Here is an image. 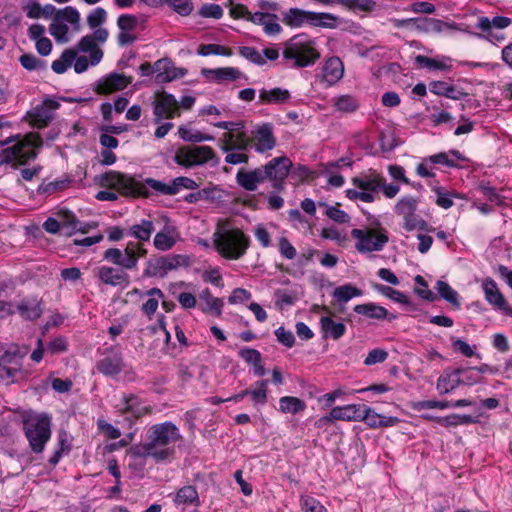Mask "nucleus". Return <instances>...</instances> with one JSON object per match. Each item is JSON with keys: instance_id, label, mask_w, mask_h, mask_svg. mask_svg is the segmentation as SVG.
I'll return each instance as SVG.
<instances>
[{"instance_id": "nucleus-1", "label": "nucleus", "mask_w": 512, "mask_h": 512, "mask_svg": "<svg viewBox=\"0 0 512 512\" xmlns=\"http://www.w3.org/2000/svg\"><path fill=\"white\" fill-rule=\"evenodd\" d=\"M100 184L102 187L113 189L123 196L131 197H148L147 186L163 195H176L183 189L192 190L197 187L193 179L184 176L175 178L170 184L153 178H147L143 183L132 176L114 170L104 173L101 176Z\"/></svg>"}, {"instance_id": "nucleus-2", "label": "nucleus", "mask_w": 512, "mask_h": 512, "mask_svg": "<svg viewBox=\"0 0 512 512\" xmlns=\"http://www.w3.org/2000/svg\"><path fill=\"white\" fill-rule=\"evenodd\" d=\"M180 439V431L172 422L155 424L147 430L144 442L130 448L129 455L149 457L157 463L170 461L175 455V443Z\"/></svg>"}, {"instance_id": "nucleus-3", "label": "nucleus", "mask_w": 512, "mask_h": 512, "mask_svg": "<svg viewBox=\"0 0 512 512\" xmlns=\"http://www.w3.org/2000/svg\"><path fill=\"white\" fill-rule=\"evenodd\" d=\"M13 145L0 150V166L12 164L13 166L24 165L36 158V149L42 145L41 137L36 133H29L24 137L17 135L0 140V146Z\"/></svg>"}, {"instance_id": "nucleus-4", "label": "nucleus", "mask_w": 512, "mask_h": 512, "mask_svg": "<svg viewBox=\"0 0 512 512\" xmlns=\"http://www.w3.org/2000/svg\"><path fill=\"white\" fill-rule=\"evenodd\" d=\"M213 244L222 257L238 260L245 255L250 239L238 228L230 229L225 224H218L213 234Z\"/></svg>"}, {"instance_id": "nucleus-5", "label": "nucleus", "mask_w": 512, "mask_h": 512, "mask_svg": "<svg viewBox=\"0 0 512 512\" xmlns=\"http://www.w3.org/2000/svg\"><path fill=\"white\" fill-rule=\"evenodd\" d=\"M283 60L292 68L312 66L320 58L316 42L304 35H297L284 44Z\"/></svg>"}, {"instance_id": "nucleus-6", "label": "nucleus", "mask_w": 512, "mask_h": 512, "mask_svg": "<svg viewBox=\"0 0 512 512\" xmlns=\"http://www.w3.org/2000/svg\"><path fill=\"white\" fill-rule=\"evenodd\" d=\"M23 431L31 450L42 453L51 438V418L44 413H27L23 417Z\"/></svg>"}, {"instance_id": "nucleus-7", "label": "nucleus", "mask_w": 512, "mask_h": 512, "mask_svg": "<svg viewBox=\"0 0 512 512\" xmlns=\"http://www.w3.org/2000/svg\"><path fill=\"white\" fill-rule=\"evenodd\" d=\"M174 161L179 166L189 169L205 164L217 166L220 159L210 146L186 145L175 151Z\"/></svg>"}, {"instance_id": "nucleus-8", "label": "nucleus", "mask_w": 512, "mask_h": 512, "mask_svg": "<svg viewBox=\"0 0 512 512\" xmlns=\"http://www.w3.org/2000/svg\"><path fill=\"white\" fill-rule=\"evenodd\" d=\"M283 22L290 27H301L308 24L313 27L333 29L337 26V17L331 13H317L290 8L283 14Z\"/></svg>"}, {"instance_id": "nucleus-9", "label": "nucleus", "mask_w": 512, "mask_h": 512, "mask_svg": "<svg viewBox=\"0 0 512 512\" xmlns=\"http://www.w3.org/2000/svg\"><path fill=\"white\" fill-rule=\"evenodd\" d=\"M68 24L73 32L80 31V13L72 6L59 9L49 25V33L57 43H67L70 40Z\"/></svg>"}, {"instance_id": "nucleus-10", "label": "nucleus", "mask_w": 512, "mask_h": 512, "mask_svg": "<svg viewBox=\"0 0 512 512\" xmlns=\"http://www.w3.org/2000/svg\"><path fill=\"white\" fill-rule=\"evenodd\" d=\"M418 199L413 196H405L399 199L395 205V213L402 217V227L405 231L423 230L427 232L434 231L427 221L421 218L417 213Z\"/></svg>"}, {"instance_id": "nucleus-11", "label": "nucleus", "mask_w": 512, "mask_h": 512, "mask_svg": "<svg viewBox=\"0 0 512 512\" xmlns=\"http://www.w3.org/2000/svg\"><path fill=\"white\" fill-rule=\"evenodd\" d=\"M96 367L98 372L107 377L116 378L123 373L126 380L133 381L135 379L134 371L126 364L123 353L116 347L107 349L105 356L97 362Z\"/></svg>"}, {"instance_id": "nucleus-12", "label": "nucleus", "mask_w": 512, "mask_h": 512, "mask_svg": "<svg viewBox=\"0 0 512 512\" xmlns=\"http://www.w3.org/2000/svg\"><path fill=\"white\" fill-rule=\"evenodd\" d=\"M351 236L356 239L355 248L360 253L381 251L389 241L387 231L382 227L353 229Z\"/></svg>"}, {"instance_id": "nucleus-13", "label": "nucleus", "mask_w": 512, "mask_h": 512, "mask_svg": "<svg viewBox=\"0 0 512 512\" xmlns=\"http://www.w3.org/2000/svg\"><path fill=\"white\" fill-rule=\"evenodd\" d=\"M187 263L188 259L183 255H168L150 259L146 262L144 275L148 277H163L168 271L177 269L182 265H187Z\"/></svg>"}, {"instance_id": "nucleus-14", "label": "nucleus", "mask_w": 512, "mask_h": 512, "mask_svg": "<svg viewBox=\"0 0 512 512\" xmlns=\"http://www.w3.org/2000/svg\"><path fill=\"white\" fill-rule=\"evenodd\" d=\"M291 166V160L286 156H281L267 162L262 169L265 171V179L273 181V188L282 191Z\"/></svg>"}, {"instance_id": "nucleus-15", "label": "nucleus", "mask_w": 512, "mask_h": 512, "mask_svg": "<svg viewBox=\"0 0 512 512\" xmlns=\"http://www.w3.org/2000/svg\"><path fill=\"white\" fill-rule=\"evenodd\" d=\"M154 122L160 123L163 119L179 117V104L174 95L162 92L153 103Z\"/></svg>"}, {"instance_id": "nucleus-16", "label": "nucleus", "mask_w": 512, "mask_h": 512, "mask_svg": "<svg viewBox=\"0 0 512 512\" xmlns=\"http://www.w3.org/2000/svg\"><path fill=\"white\" fill-rule=\"evenodd\" d=\"M93 273L100 283L104 285L125 288L130 283V277L123 268L103 265L95 268Z\"/></svg>"}, {"instance_id": "nucleus-17", "label": "nucleus", "mask_w": 512, "mask_h": 512, "mask_svg": "<svg viewBox=\"0 0 512 512\" xmlns=\"http://www.w3.org/2000/svg\"><path fill=\"white\" fill-rule=\"evenodd\" d=\"M116 411L121 415H128L133 419H138L151 412V407L145 405L136 395H123L114 405Z\"/></svg>"}, {"instance_id": "nucleus-18", "label": "nucleus", "mask_w": 512, "mask_h": 512, "mask_svg": "<svg viewBox=\"0 0 512 512\" xmlns=\"http://www.w3.org/2000/svg\"><path fill=\"white\" fill-rule=\"evenodd\" d=\"M251 146L258 153H265L276 146V138L273 134V128L270 124L257 126L250 135Z\"/></svg>"}, {"instance_id": "nucleus-19", "label": "nucleus", "mask_w": 512, "mask_h": 512, "mask_svg": "<svg viewBox=\"0 0 512 512\" xmlns=\"http://www.w3.org/2000/svg\"><path fill=\"white\" fill-rule=\"evenodd\" d=\"M361 409L362 405L360 404L337 406L330 411L329 415L320 418L316 424L318 427H321L335 420L361 421Z\"/></svg>"}, {"instance_id": "nucleus-20", "label": "nucleus", "mask_w": 512, "mask_h": 512, "mask_svg": "<svg viewBox=\"0 0 512 512\" xmlns=\"http://www.w3.org/2000/svg\"><path fill=\"white\" fill-rule=\"evenodd\" d=\"M132 82V77L112 72L97 81L95 91L98 94H108L125 89Z\"/></svg>"}, {"instance_id": "nucleus-21", "label": "nucleus", "mask_w": 512, "mask_h": 512, "mask_svg": "<svg viewBox=\"0 0 512 512\" xmlns=\"http://www.w3.org/2000/svg\"><path fill=\"white\" fill-rule=\"evenodd\" d=\"M59 107V103L53 99H46L33 108L29 114L31 124L37 128L45 127L53 119V113Z\"/></svg>"}, {"instance_id": "nucleus-22", "label": "nucleus", "mask_w": 512, "mask_h": 512, "mask_svg": "<svg viewBox=\"0 0 512 512\" xmlns=\"http://www.w3.org/2000/svg\"><path fill=\"white\" fill-rule=\"evenodd\" d=\"M155 74L157 83H167L183 77L186 70L175 67L169 59L163 58L155 62Z\"/></svg>"}, {"instance_id": "nucleus-23", "label": "nucleus", "mask_w": 512, "mask_h": 512, "mask_svg": "<svg viewBox=\"0 0 512 512\" xmlns=\"http://www.w3.org/2000/svg\"><path fill=\"white\" fill-rule=\"evenodd\" d=\"M344 75V65L339 57L333 56L328 58L321 72V81L326 86H333L339 82Z\"/></svg>"}, {"instance_id": "nucleus-24", "label": "nucleus", "mask_w": 512, "mask_h": 512, "mask_svg": "<svg viewBox=\"0 0 512 512\" xmlns=\"http://www.w3.org/2000/svg\"><path fill=\"white\" fill-rule=\"evenodd\" d=\"M220 150L249 151L251 148L250 135L247 133H223L219 138Z\"/></svg>"}, {"instance_id": "nucleus-25", "label": "nucleus", "mask_w": 512, "mask_h": 512, "mask_svg": "<svg viewBox=\"0 0 512 512\" xmlns=\"http://www.w3.org/2000/svg\"><path fill=\"white\" fill-rule=\"evenodd\" d=\"M0 361L8 365H16L18 370L21 367V359L29 353L27 345L9 344L6 347L0 344Z\"/></svg>"}, {"instance_id": "nucleus-26", "label": "nucleus", "mask_w": 512, "mask_h": 512, "mask_svg": "<svg viewBox=\"0 0 512 512\" xmlns=\"http://www.w3.org/2000/svg\"><path fill=\"white\" fill-rule=\"evenodd\" d=\"M180 240V234L173 225H166L154 236L153 244L159 251H167Z\"/></svg>"}, {"instance_id": "nucleus-27", "label": "nucleus", "mask_w": 512, "mask_h": 512, "mask_svg": "<svg viewBox=\"0 0 512 512\" xmlns=\"http://www.w3.org/2000/svg\"><path fill=\"white\" fill-rule=\"evenodd\" d=\"M481 288L484 293L485 300L495 307L496 309L502 310L507 304L503 294L501 293L497 283L490 277L482 280Z\"/></svg>"}, {"instance_id": "nucleus-28", "label": "nucleus", "mask_w": 512, "mask_h": 512, "mask_svg": "<svg viewBox=\"0 0 512 512\" xmlns=\"http://www.w3.org/2000/svg\"><path fill=\"white\" fill-rule=\"evenodd\" d=\"M265 180V171L262 168L254 170H239L236 174V181L239 186L247 191H255L258 185Z\"/></svg>"}, {"instance_id": "nucleus-29", "label": "nucleus", "mask_w": 512, "mask_h": 512, "mask_svg": "<svg viewBox=\"0 0 512 512\" xmlns=\"http://www.w3.org/2000/svg\"><path fill=\"white\" fill-rule=\"evenodd\" d=\"M147 254L141 243L130 241L122 251V268L132 270L137 267L138 260Z\"/></svg>"}, {"instance_id": "nucleus-30", "label": "nucleus", "mask_w": 512, "mask_h": 512, "mask_svg": "<svg viewBox=\"0 0 512 512\" xmlns=\"http://www.w3.org/2000/svg\"><path fill=\"white\" fill-rule=\"evenodd\" d=\"M360 414L361 421H365V423L372 428L391 427L399 422L397 417H386L380 415L366 405H362Z\"/></svg>"}, {"instance_id": "nucleus-31", "label": "nucleus", "mask_w": 512, "mask_h": 512, "mask_svg": "<svg viewBox=\"0 0 512 512\" xmlns=\"http://www.w3.org/2000/svg\"><path fill=\"white\" fill-rule=\"evenodd\" d=\"M461 370L456 369H446L443 374L438 378L436 383V389L439 394H448L458 386L461 385L460 380Z\"/></svg>"}, {"instance_id": "nucleus-32", "label": "nucleus", "mask_w": 512, "mask_h": 512, "mask_svg": "<svg viewBox=\"0 0 512 512\" xmlns=\"http://www.w3.org/2000/svg\"><path fill=\"white\" fill-rule=\"evenodd\" d=\"M203 75L218 84H222L241 78L242 72L234 67H223L216 69H204Z\"/></svg>"}, {"instance_id": "nucleus-33", "label": "nucleus", "mask_w": 512, "mask_h": 512, "mask_svg": "<svg viewBox=\"0 0 512 512\" xmlns=\"http://www.w3.org/2000/svg\"><path fill=\"white\" fill-rule=\"evenodd\" d=\"M199 308L204 313H215L217 316L222 314L223 301L214 297L209 289H204L199 293Z\"/></svg>"}, {"instance_id": "nucleus-34", "label": "nucleus", "mask_w": 512, "mask_h": 512, "mask_svg": "<svg viewBox=\"0 0 512 512\" xmlns=\"http://www.w3.org/2000/svg\"><path fill=\"white\" fill-rule=\"evenodd\" d=\"M320 326L323 337L325 338L338 340L346 332V326L342 322H336L331 316H322L320 319Z\"/></svg>"}, {"instance_id": "nucleus-35", "label": "nucleus", "mask_w": 512, "mask_h": 512, "mask_svg": "<svg viewBox=\"0 0 512 512\" xmlns=\"http://www.w3.org/2000/svg\"><path fill=\"white\" fill-rule=\"evenodd\" d=\"M154 232V223L150 219H142L139 223L129 227L127 235L137 239L140 242L149 241Z\"/></svg>"}, {"instance_id": "nucleus-36", "label": "nucleus", "mask_w": 512, "mask_h": 512, "mask_svg": "<svg viewBox=\"0 0 512 512\" xmlns=\"http://www.w3.org/2000/svg\"><path fill=\"white\" fill-rule=\"evenodd\" d=\"M353 185L359 190H365L375 195L383 185V177L378 174H368L352 178Z\"/></svg>"}, {"instance_id": "nucleus-37", "label": "nucleus", "mask_w": 512, "mask_h": 512, "mask_svg": "<svg viewBox=\"0 0 512 512\" xmlns=\"http://www.w3.org/2000/svg\"><path fill=\"white\" fill-rule=\"evenodd\" d=\"M417 29L426 31V32H437V33H447L451 31L457 30V25L455 23L445 22L439 19L434 18H424L421 19V23L417 25Z\"/></svg>"}, {"instance_id": "nucleus-38", "label": "nucleus", "mask_w": 512, "mask_h": 512, "mask_svg": "<svg viewBox=\"0 0 512 512\" xmlns=\"http://www.w3.org/2000/svg\"><path fill=\"white\" fill-rule=\"evenodd\" d=\"M259 99L263 104H283L290 99V92L279 87L270 90L262 89L259 92Z\"/></svg>"}, {"instance_id": "nucleus-39", "label": "nucleus", "mask_w": 512, "mask_h": 512, "mask_svg": "<svg viewBox=\"0 0 512 512\" xmlns=\"http://www.w3.org/2000/svg\"><path fill=\"white\" fill-rule=\"evenodd\" d=\"M511 24V20L508 17L504 16H496L493 19H489L488 17H480L478 18L476 28L482 30L486 33L485 38H489L491 36V28L504 29Z\"/></svg>"}, {"instance_id": "nucleus-40", "label": "nucleus", "mask_w": 512, "mask_h": 512, "mask_svg": "<svg viewBox=\"0 0 512 512\" xmlns=\"http://www.w3.org/2000/svg\"><path fill=\"white\" fill-rule=\"evenodd\" d=\"M77 48L81 52H89L90 53V64L97 65L102 57L103 52L100 48L97 47L93 36L86 35L84 36L78 43Z\"/></svg>"}, {"instance_id": "nucleus-41", "label": "nucleus", "mask_w": 512, "mask_h": 512, "mask_svg": "<svg viewBox=\"0 0 512 512\" xmlns=\"http://www.w3.org/2000/svg\"><path fill=\"white\" fill-rule=\"evenodd\" d=\"M174 503L176 505H195L199 506V496L195 487L187 485L177 491L174 496Z\"/></svg>"}, {"instance_id": "nucleus-42", "label": "nucleus", "mask_w": 512, "mask_h": 512, "mask_svg": "<svg viewBox=\"0 0 512 512\" xmlns=\"http://www.w3.org/2000/svg\"><path fill=\"white\" fill-rule=\"evenodd\" d=\"M17 310L20 315L27 320H36L42 314L40 302L37 299L23 300L18 306Z\"/></svg>"}, {"instance_id": "nucleus-43", "label": "nucleus", "mask_w": 512, "mask_h": 512, "mask_svg": "<svg viewBox=\"0 0 512 512\" xmlns=\"http://www.w3.org/2000/svg\"><path fill=\"white\" fill-rule=\"evenodd\" d=\"M178 135L179 137L186 141L192 143H199L205 141H212L214 137L209 134H204L198 130H195L187 125H181L178 127Z\"/></svg>"}, {"instance_id": "nucleus-44", "label": "nucleus", "mask_w": 512, "mask_h": 512, "mask_svg": "<svg viewBox=\"0 0 512 512\" xmlns=\"http://www.w3.org/2000/svg\"><path fill=\"white\" fill-rule=\"evenodd\" d=\"M61 229L66 234L75 233L77 229H82V222L77 220L75 215L68 211L62 210L57 215Z\"/></svg>"}, {"instance_id": "nucleus-45", "label": "nucleus", "mask_w": 512, "mask_h": 512, "mask_svg": "<svg viewBox=\"0 0 512 512\" xmlns=\"http://www.w3.org/2000/svg\"><path fill=\"white\" fill-rule=\"evenodd\" d=\"M306 409V403L298 397L284 396L279 399V410L282 413L297 414Z\"/></svg>"}, {"instance_id": "nucleus-46", "label": "nucleus", "mask_w": 512, "mask_h": 512, "mask_svg": "<svg viewBox=\"0 0 512 512\" xmlns=\"http://www.w3.org/2000/svg\"><path fill=\"white\" fill-rule=\"evenodd\" d=\"M146 295L149 298L142 304L141 310L148 317H151L156 312L159 300L164 297V294L159 288H151L146 292Z\"/></svg>"}, {"instance_id": "nucleus-47", "label": "nucleus", "mask_w": 512, "mask_h": 512, "mask_svg": "<svg viewBox=\"0 0 512 512\" xmlns=\"http://www.w3.org/2000/svg\"><path fill=\"white\" fill-rule=\"evenodd\" d=\"M357 314L365 315L373 319H384L387 316V310L374 303L359 304L354 307Z\"/></svg>"}, {"instance_id": "nucleus-48", "label": "nucleus", "mask_w": 512, "mask_h": 512, "mask_svg": "<svg viewBox=\"0 0 512 512\" xmlns=\"http://www.w3.org/2000/svg\"><path fill=\"white\" fill-rule=\"evenodd\" d=\"M333 106L337 111L343 113H352L358 109L359 102L355 97L351 95H341L334 98Z\"/></svg>"}, {"instance_id": "nucleus-49", "label": "nucleus", "mask_w": 512, "mask_h": 512, "mask_svg": "<svg viewBox=\"0 0 512 512\" xmlns=\"http://www.w3.org/2000/svg\"><path fill=\"white\" fill-rule=\"evenodd\" d=\"M436 290L441 298L455 307L460 306L459 295L447 282L439 280L436 283Z\"/></svg>"}, {"instance_id": "nucleus-50", "label": "nucleus", "mask_w": 512, "mask_h": 512, "mask_svg": "<svg viewBox=\"0 0 512 512\" xmlns=\"http://www.w3.org/2000/svg\"><path fill=\"white\" fill-rule=\"evenodd\" d=\"M76 57V52L72 49L65 50L61 57L53 61L51 68L57 74L64 73L73 63Z\"/></svg>"}, {"instance_id": "nucleus-51", "label": "nucleus", "mask_w": 512, "mask_h": 512, "mask_svg": "<svg viewBox=\"0 0 512 512\" xmlns=\"http://www.w3.org/2000/svg\"><path fill=\"white\" fill-rule=\"evenodd\" d=\"M432 191L436 194V204L444 209H449L453 206V198L460 197L457 193H452L447 191L445 188L441 186H435L432 188Z\"/></svg>"}, {"instance_id": "nucleus-52", "label": "nucleus", "mask_w": 512, "mask_h": 512, "mask_svg": "<svg viewBox=\"0 0 512 512\" xmlns=\"http://www.w3.org/2000/svg\"><path fill=\"white\" fill-rule=\"evenodd\" d=\"M362 295V291L358 288L352 286L351 284H346L337 287L334 292L333 296L338 302L346 303L350 299L356 296Z\"/></svg>"}, {"instance_id": "nucleus-53", "label": "nucleus", "mask_w": 512, "mask_h": 512, "mask_svg": "<svg viewBox=\"0 0 512 512\" xmlns=\"http://www.w3.org/2000/svg\"><path fill=\"white\" fill-rule=\"evenodd\" d=\"M267 380L258 381L256 388L248 389V395L251 396L254 406L264 405L267 402Z\"/></svg>"}, {"instance_id": "nucleus-54", "label": "nucleus", "mask_w": 512, "mask_h": 512, "mask_svg": "<svg viewBox=\"0 0 512 512\" xmlns=\"http://www.w3.org/2000/svg\"><path fill=\"white\" fill-rule=\"evenodd\" d=\"M223 153H225L224 161L227 164L230 165H240V164H247L249 161V155L247 151H241V150H221Z\"/></svg>"}, {"instance_id": "nucleus-55", "label": "nucleus", "mask_w": 512, "mask_h": 512, "mask_svg": "<svg viewBox=\"0 0 512 512\" xmlns=\"http://www.w3.org/2000/svg\"><path fill=\"white\" fill-rule=\"evenodd\" d=\"M375 288L382 295L392 299L395 302L402 303V304H408V302H409L408 297L404 293H402L398 290H395L389 286L377 284V285H375Z\"/></svg>"}, {"instance_id": "nucleus-56", "label": "nucleus", "mask_w": 512, "mask_h": 512, "mask_svg": "<svg viewBox=\"0 0 512 512\" xmlns=\"http://www.w3.org/2000/svg\"><path fill=\"white\" fill-rule=\"evenodd\" d=\"M198 53L202 56L208 55H222V56H231V49L219 45V44H205L200 46Z\"/></svg>"}, {"instance_id": "nucleus-57", "label": "nucleus", "mask_w": 512, "mask_h": 512, "mask_svg": "<svg viewBox=\"0 0 512 512\" xmlns=\"http://www.w3.org/2000/svg\"><path fill=\"white\" fill-rule=\"evenodd\" d=\"M318 205L326 207L325 214L331 220H333L337 223H341V224L348 223L350 221L349 215L345 211L340 210L338 207L327 206L325 203H322V202H319Z\"/></svg>"}, {"instance_id": "nucleus-58", "label": "nucleus", "mask_w": 512, "mask_h": 512, "mask_svg": "<svg viewBox=\"0 0 512 512\" xmlns=\"http://www.w3.org/2000/svg\"><path fill=\"white\" fill-rule=\"evenodd\" d=\"M461 370V385L472 386L480 383L483 377H479V371L476 368H459Z\"/></svg>"}, {"instance_id": "nucleus-59", "label": "nucleus", "mask_w": 512, "mask_h": 512, "mask_svg": "<svg viewBox=\"0 0 512 512\" xmlns=\"http://www.w3.org/2000/svg\"><path fill=\"white\" fill-rule=\"evenodd\" d=\"M239 53L241 56L249 60L250 62L257 65H264L265 58L263 55L254 47L243 46L239 48Z\"/></svg>"}, {"instance_id": "nucleus-60", "label": "nucleus", "mask_w": 512, "mask_h": 512, "mask_svg": "<svg viewBox=\"0 0 512 512\" xmlns=\"http://www.w3.org/2000/svg\"><path fill=\"white\" fill-rule=\"evenodd\" d=\"M19 61L21 65L29 71L40 70L45 67L44 62L33 54H23L20 56Z\"/></svg>"}, {"instance_id": "nucleus-61", "label": "nucleus", "mask_w": 512, "mask_h": 512, "mask_svg": "<svg viewBox=\"0 0 512 512\" xmlns=\"http://www.w3.org/2000/svg\"><path fill=\"white\" fill-rule=\"evenodd\" d=\"M107 19V13L104 8L97 7L87 16V24L91 29H96Z\"/></svg>"}, {"instance_id": "nucleus-62", "label": "nucleus", "mask_w": 512, "mask_h": 512, "mask_svg": "<svg viewBox=\"0 0 512 512\" xmlns=\"http://www.w3.org/2000/svg\"><path fill=\"white\" fill-rule=\"evenodd\" d=\"M165 3L182 16L189 15L193 10L191 0H166Z\"/></svg>"}, {"instance_id": "nucleus-63", "label": "nucleus", "mask_w": 512, "mask_h": 512, "mask_svg": "<svg viewBox=\"0 0 512 512\" xmlns=\"http://www.w3.org/2000/svg\"><path fill=\"white\" fill-rule=\"evenodd\" d=\"M276 306L283 308L284 306L293 305L296 301V295L293 292L278 289L275 292Z\"/></svg>"}, {"instance_id": "nucleus-64", "label": "nucleus", "mask_w": 512, "mask_h": 512, "mask_svg": "<svg viewBox=\"0 0 512 512\" xmlns=\"http://www.w3.org/2000/svg\"><path fill=\"white\" fill-rule=\"evenodd\" d=\"M302 509L304 512H327L326 508L313 497L302 499Z\"/></svg>"}]
</instances>
